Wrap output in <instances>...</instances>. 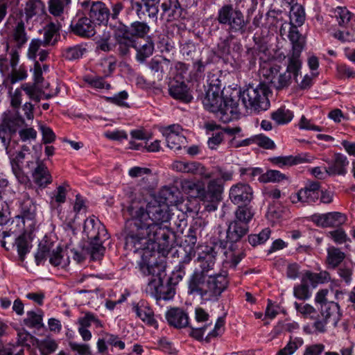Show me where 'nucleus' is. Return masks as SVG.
<instances>
[{
  "mask_svg": "<svg viewBox=\"0 0 355 355\" xmlns=\"http://www.w3.org/2000/svg\"><path fill=\"white\" fill-rule=\"evenodd\" d=\"M125 245L135 252H140L139 263L141 272L149 277L148 286H155V276L159 270L156 261L157 249L169 247L170 231L164 225L171 218L169 207L155 199L150 202L132 200L126 209Z\"/></svg>",
  "mask_w": 355,
  "mask_h": 355,
  "instance_id": "obj_1",
  "label": "nucleus"
},
{
  "mask_svg": "<svg viewBox=\"0 0 355 355\" xmlns=\"http://www.w3.org/2000/svg\"><path fill=\"white\" fill-rule=\"evenodd\" d=\"M173 170L199 176L202 180H208L207 188L200 180H184L183 190L191 197L198 198L203 202H207L208 211H215L221 200L224 191V182L231 180L233 172L222 166H214L211 170L197 162L175 161L171 165Z\"/></svg>",
  "mask_w": 355,
  "mask_h": 355,
  "instance_id": "obj_2",
  "label": "nucleus"
},
{
  "mask_svg": "<svg viewBox=\"0 0 355 355\" xmlns=\"http://www.w3.org/2000/svg\"><path fill=\"white\" fill-rule=\"evenodd\" d=\"M228 284L224 275L206 274L196 268L188 281V293L200 296L202 301H217Z\"/></svg>",
  "mask_w": 355,
  "mask_h": 355,
  "instance_id": "obj_3",
  "label": "nucleus"
},
{
  "mask_svg": "<svg viewBox=\"0 0 355 355\" xmlns=\"http://www.w3.org/2000/svg\"><path fill=\"white\" fill-rule=\"evenodd\" d=\"M202 103L206 110L216 114L219 120L225 123L232 121L239 112L237 101L223 97L218 85L209 84Z\"/></svg>",
  "mask_w": 355,
  "mask_h": 355,
  "instance_id": "obj_4",
  "label": "nucleus"
},
{
  "mask_svg": "<svg viewBox=\"0 0 355 355\" xmlns=\"http://www.w3.org/2000/svg\"><path fill=\"white\" fill-rule=\"evenodd\" d=\"M302 64H292L288 59V64L285 71L280 72L281 66L270 62H263L260 65L259 75L265 78L276 89L281 90L289 87L293 78L297 82V76L300 73Z\"/></svg>",
  "mask_w": 355,
  "mask_h": 355,
  "instance_id": "obj_5",
  "label": "nucleus"
},
{
  "mask_svg": "<svg viewBox=\"0 0 355 355\" xmlns=\"http://www.w3.org/2000/svg\"><path fill=\"white\" fill-rule=\"evenodd\" d=\"M269 92L268 86L265 83H260L256 87L249 85L241 92L240 98L246 110L260 112L270 107Z\"/></svg>",
  "mask_w": 355,
  "mask_h": 355,
  "instance_id": "obj_6",
  "label": "nucleus"
},
{
  "mask_svg": "<svg viewBox=\"0 0 355 355\" xmlns=\"http://www.w3.org/2000/svg\"><path fill=\"white\" fill-rule=\"evenodd\" d=\"M216 19L218 24L228 26L231 33H244L248 21L245 20L243 12L234 8L232 4H224L218 9Z\"/></svg>",
  "mask_w": 355,
  "mask_h": 355,
  "instance_id": "obj_7",
  "label": "nucleus"
},
{
  "mask_svg": "<svg viewBox=\"0 0 355 355\" xmlns=\"http://www.w3.org/2000/svg\"><path fill=\"white\" fill-rule=\"evenodd\" d=\"M6 149L9 155L12 170L17 177L21 174L23 168L33 172L35 168V166L37 165V161H40L38 157L30 152L29 148L26 146H24L22 150L16 155L12 153L9 146H7Z\"/></svg>",
  "mask_w": 355,
  "mask_h": 355,
  "instance_id": "obj_8",
  "label": "nucleus"
},
{
  "mask_svg": "<svg viewBox=\"0 0 355 355\" xmlns=\"http://www.w3.org/2000/svg\"><path fill=\"white\" fill-rule=\"evenodd\" d=\"M288 37L292 48L287 57L291 60L292 64H302L301 53L306 46V37L302 35L296 26L292 25L288 30Z\"/></svg>",
  "mask_w": 355,
  "mask_h": 355,
  "instance_id": "obj_9",
  "label": "nucleus"
},
{
  "mask_svg": "<svg viewBox=\"0 0 355 355\" xmlns=\"http://www.w3.org/2000/svg\"><path fill=\"white\" fill-rule=\"evenodd\" d=\"M31 241L30 235L24 233L18 237L13 236L8 240L1 241V247L5 248L7 250L16 247L19 259L23 261L26 254L30 252L32 248Z\"/></svg>",
  "mask_w": 355,
  "mask_h": 355,
  "instance_id": "obj_10",
  "label": "nucleus"
},
{
  "mask_svg": "<svg viewBox=\"0 0 355 355\" xmlns=\"http://www.w3.org/2000/svg\"><path fill=\"white\" fill-rule=\"evenodd\" d=\"M182 128L179 124H172L162 129V133L166 138L167 146L173 150H180L187 143L186 137L182 135Z\"/></svg>",
  "mask_w": 355,
  "mask_h": 355,
  "instance_id": "obj_11",
  "label": "nucleus"
},
{
  "mask_svg": "<svg viewBox=\"0 0 355 355\" xmlns=\"http://www.w3.org/2000/svg\"><path fill=\"white\" fill-rule=\"evenodd\" d=\"M70 28L72 33L82 37H90L96 33L94 21L85 16H76L71 22Z\"/></svg>",
  "mask_w": 355,
  "mask_h": 355,
  "instance_id": "obj_12",
  "label": "nucleus"
},
{
  "mask_svg": "<svg viewBox=\"0 0 355 355\" xmlns=\"http://www.w3.org/2000/svg\"><path fill=\"white\" fill-rule=\"evenodd\" d=\"M24 223L25 220L20 216H15L10 220L9 211L1 212V225L6 226L3 231V240L12 238V234L16 236V234L24 229Z\"/></svg>",
  "mask_w": 355,
  "mask_h": 355,
  "instance_id": "obj_13",
  "label": "nucleus"
},
{
  "mask_svg": "<svg viewBox=\"0 0 355 355\" xmlns=\"http://www.w3.org/2000/svg\"><path fill=\"white\" fill-rule=\"evenodd\" d=\"M229 197L234 205H246L253 198V190L248 184L237 183L231 187Z\"/></svg>",
  "mask_w": 355,
  "mask_h": 355,
  "instance_id": "obj_14",
  "label": "nucleus"
},
{
  "mask_svg": "<svg viewBox=\"0 0 355 355\" xmlns=\"http://www.w3.org/2000/svg\"><path fill=\"white\" fill-rule=\"evenodd\" d=\"M319 196L320 184L315 182L299 190L297 193L292 195L291 198L293 203H313L319 198Z\"/></svg>",
  "mask_w": 355,
  "mask_h": 355,
  "instance_id": "obj_15",
  "label": "nucleus"
},
{
  "mask_svg": "<svg viewBox=\"0 0 355 355\" xmlns=\"http://www.w3.org/2000/svg\"><path fill=\"white\" fill-rule=\"evenodd\" d=\"M114 36L117 45V51L121 55H128L130 49L136 47V40L119 26L115 27Z\"/></svg>",
  "mask_w": 355,
  "mask_h": 355,
  "instance_id": "obj_16",
  "label": "nucleus"
},
{
  "mask_svg": "<svg viewBox=\"0 0 355 355\" xmlns=\"http://www.w3.org/2000/svg\"><path fill=\"white\" fill-rule=\"evenodd\" d=\"M311 220L318 226L336 227L343 224L346 220V216L340 212H329L320 214H315L311 216Z\"/></svg>",
  "mask_w": 355,
  "mask_h": 355,
  "instance_id": "obj_17",
  "label": "nucleus"
},
{
  "mask_svg": "<svg viewBox=\"0 0 355 355\" xmlns=\"http://www.w3.org/2000/svg\"><path fill=\"white\" fill-rule=\"evenodd\" d=\"M325 162L328 164V166L324 167V170L329 175H344L346 174L349 161L345 155L336 153L331 160H325Z\"/></svg>",
  "mask_w": 355,
  "mask_h": 355,
  "instance_id": "obj_18",
  "label": "nucleus"
},
{
  "mask_svg": "<svg viewBox=\"0 0 355 355\" xmlns=\"http://www.w3.org/2000/svg\"><path fill=\"white\" fill-rule=\"evenodd\" d=\"M83 232L89 240H101V235L106 236V230L94 216L85 220Z\"/></svg>",
  "mask_w": 355,
  "mask_h": 355,
  "instance_id": "obj_19",
  "label": "nucleus"
},
{
  "mask_svg": "<svg viewBox=\"0 0 355 355\" xmlns=\"http://www.w3.org/2000/svg\"><path fill=\"white\" fill-rule=\"evenodd\" d=\"M166 319L170 326L178 329L188 327L189 324V315L180 308H171L165 315Z\"/></svg>",
  "mask_w": 355,
  "mask_h": 355,
  "instance_id": "obj_20",
  "label": "nucleus"
},
{
  "mask_svg": "<svg viewBox=\"0 0 355 355\" xmlns=\"http://www.w3.org/2000/svg\"><path fill=\"white\" fill-rule=\"evenodd\" d=\"M216 252L212 247L206 246L198 255V263L200 268L198 271L209 274V272L214 269L216 262Z\"/></svg>",
  "mask_w": 355,
  "mask_h": 355,
  "instance_id": "obj_21",
  "label": "nucleus"
},
{
  "mask_svg": "<svg viewBox=\"0 0 355 355\" xmlns=\"http://www.w3.org/2000/svg\"><path fill=\"white\" fill-rule=\"evenodd\" d=\"M249 231V225L241 224L235 220L231 221L227 230V241L230 243H237L244 237Z\"/></svg>",
  "mask_w": 355,
  "mask_h": 355,
  "instance_id": "obj_22",
  "label": "nucleus"
},
{
  "mask_svg": "<svg viewBox=\"0 0 355 355\" xmlns=\"http://www.w3.org/2000/svg\"><path fill=\"white\" fill-rule=\"evenodd\" d=\"M32 177L34 182L40 187L45 188L53 181L47 166L41 161H37V165L32 172Z\"/></svg>",
  "mask_w": 355,
  "mask_h": 355,
  "instance_id": "obj_23",
  "label": "nucleus"
},
{
  "mask_svg": "<svg viewBox=\"0 0 355 355\" xmlns=\"http://www.w3.org/2000/svg\"><path fill=\"white\" fill-rule=\"evenodd\" d=\"M169 94L175 99L189 103L193 99L187 85L184 82L174 80L169 85Z\"/></svg>",
  "mask_w": 355,
  "mask_h": 355,
  "instance_id": "obj_24",
  "label": "nucleus"
},
{
  "mask_svg": "<svg viewBox=\"0 0 355 355\" xmlns=\"http://www.w3.org/2000/svg\"><path fill=\"white\" fill-rule=\"evenodd\" d=\"M89 18L98 24H105L107 22L110 16V10L105 3L101 1H92L89 10Z\"/></svg>",
  "mask_w": 355,
  "mask_h": 355,
  "instance_id": "obj_25",
  "label": "nucleus"
},
{
  "mask_svg": "<svg viewBox=\"0 0 355 355\" xmlns=\"http://www.w3.org/2000/svg\"><path fill=\"white\" fill-rule=\"evenodd\" d=\"M148 67L157 76L158 80H162L164 74L171 69L170 60L163 57H154L147 64Z\"/></svg>",
  "mask_w": 355,
  "mask_h": 355,
  "instance_id": "obj_26",
  "label": "nucleus"
},
{
  "mask_svg": "<svg viewBox=\"0 0 355 355\" xmlns=\"http://www.w3.org/2000/svg\"><path fill=\"white\" fill-rule=\"evenodd\" d=\"M119 26L135 40V38H144L150 32V26L144 21H135L126 26L120 23Z\"/></svg>",
  "mask_w": 355,
  "mask_h": 355,
  "instance_id": "obj_27",
  "label": "nucleus"
},
{
  "mask_svg": "<svg viewBox=\"0 0 355 355\" xmlns=\"http://www.w3.org/2000/svg\"><path fill=\"white\" fill-rule=\"evenodd\" d=\"M270 160L273 164L280 168L292 166L308 162L306 156L301 155L274 157Z\"/></svg>",
  "mask_w": 355,
  "mask_h": 355,
  "instance_id": "obj_28",
  "label": "nucleus"
},
{
  "mask_svg": "<svg viewBox=\"0 0 355 355\" xmlns=\"http://www.w3.org/2000/svg\"><path fill=\"white\" fill-rule=\"evenodd\" d=\"M137 317L148 325L157 328V322L154 318L153 310L144 302L139 303L133 308Z\"/></svg>",
  "mask_w": 355,
  "mask_h": 355,
  "instance_id": "obj_29",
  "label": "nucleus"
},
{
  "mask_svg": "<svg viewBox=\"0 0 355 355\" xmlns=\"http://www.w3.org/2000/svg\"><path fill=\"white\" fill-rule=\"evenodd\" d=\"M60 28L54 23H50L43 28V46H54L60 38Z\"/></svg>",
  "mask_w": 355,
  "mask_h": 355,
  "instance_id": "obj_30",
  "label": "nucleus"
},
{
  "mask_svg": "<svg viewBox=\"0 0 355 355\" xmlns=\"http://www.w3.org/2000/svg\"><path fill=\"white\" fill-rule=\"evenodd\" d=\"M327 252V255L326 262L329 268L335 269L345 258V252L334 246L329 247Z\"/></svg>",
  "mask_w": 355,
  "mask_h": 355,
  "instance_id": "obj_31",
  "label": "nucleus"
},
{
  "mask_svg": "<svg viewBox=\"0 0 355 355\" xmlns=\"http://www.w3.org/2000/svg\"><path fill=\"white\" fill-rule=\"evenodd\" d=\"M338 24L340 26H352V21H355V16L346 7L338 6L334 11Z\"/></svg>",
  "mask_w": 355,
  "mask_h": 355,
  "instance_id": "obj_32",
  "label": "nucleus"
},
{
  "mask_svg": "<svg viewBox=\"0 0 355 355\" xmlns=\"http://www.w3.org/2000/svg\"><path fill=\"white\" fill-rule=\"evenodd\" d=\"M331 281L330 274L326 271H320L318 273L307 271L303 275V282H309V284L315 287L318 284H324Z\"/></svg>",
  "mask_w": 355,
  "mask_h": 355,
  "instance_id": "obj_33",
  "label": "nucleus"
},
{
  "mask_svg": "<svg viewBox=\"0 0 355 355\" xmlns=\"http://www.w3.org/2000/svg\"><path fill=\"white\" fill-rule=\"evenodd\" d=\"M294 115L293 112L286 109L285 107H281L271 113V119L277 125H284L288 123L293 119Z\"/></svg>",
  "mask_w": 355,
  "mask_h": 355,
  "instance_id": "obj_34",
  "label": "nucleus"
},
{
  "mask_svg": "<svg viewBox=\"0 0 355 355\" xmlns=\"http://www.w3.org/2000/svg\"><path fill=\"white\" fill-rule=\"evenodd\" d=\"M235 218L234 220L243 225H249L254 214L251 207L247 205L239 206L234 212Z\"/></svg>",
  "mask_w": 355,
  "mask_h": 355,
  "instance_id": "obj_35",
  "label": "nucleus"
},
{
  "mask_svg": "<svg viewBox=\"0 0 355 355\" xmlns=\"http://www.w3.org/2000/svg\"><path fill=\"white\" fill-rule=\"evenodd\" d=\"M6 53L5 57L1 58V73H3V67L8 68V65L11 68L16 67L19 61V53L15 49L11 48L10 49L8 43H6Z\"/></svg>",
  "mask_w": 355,
  "mask_h": 355,
  "instance_id": "obj_36",
  "label": "nucleus"
},
{
  "mask_svg": "<svg viewBox=\"0 0 355 355\" xmlns=\"http://www.w3.org/2000/svg\"><path fill=\"white\" fill-rule=\"evenodd\" d=\"M291 6L290 26L292 25L296 26L297 27L302 26L305 19V13L303 8L295 3Z\"/></svg>",
  "mask_w": 355,
  "mask_h": 355,
  "instance_id": "obj_37",
  "label": "nucleus"
},
{
  "mask_svg": "<svg viewBox=\"0 0 355 355\" xmlns=\"http://www.w3.org/2000/svg\"><path fill=\"white\" fill-rule=\"evenodd\" d=\"M320 313L325 320L333 318L334 320L338 319L339 306L334 302H326L320 306Z\"/></svg>",
  "mask_w": 355,
  "mask_h": 355,
  "instance_id": "obj_38",
  "label": "nucleus"
},
{
  "mask_svg": "<svg viewBox=\"0 0 355 355\" xmlns=\"http://www.w3.org/2000/svg\"><path fill=\"white\" fill-rule=\"evenodd\" d=\"M304 344L300 337L290 336L289 341L286 346L281 349L276 355H292Z\"/></svg>",
  "mask_w": 355,
  "mask_h": 355,
  "instance_id": "obj_39",
  "label": "nucleus"
},
{
  "mask_svg": "<svg viewBox=\"0 0 355 355\" xmlns=\"http://www.w3.org/2000/svg\"><path fill=\"white\" fill-rule=\"evenodd\" d=\"M27 77V71L24 67H19L16 69L15 67L12 68L10 73L4 79L3 85L5 87H9L18 81L23 80Z\"/></svg>",
  "mask_w": 355,
  "mask_h": 355,
  "instance_id": "obj_40",
  "label": "nucleus"
},
{
  "mask_svg": "<svg viewBox=\"0 0 355 355\" xmlns=\"http://www.w3.org/2000/svg\"><path fill=\"white\" fill-rule=\"evenodd\" d=\"M94 323L96 328L103 327L102 322L96 317V315L89 311L85 312L84 315L78 318L77 324L78 327L83 328H89Z\"/></svg>",
  "mask_w": 355,
  "mask_h": 355,
  "instance_id": "obj_41",
  "label": "nucleus"
},
{
  "mask_svg": "<svg viewBox=\"0 0 355 355\" xmlns=\"http://www.w3.org/2000/svg\"><path fill=\"white\" fill-rule=\"evenodd\" d=\"M83 80L91 87L96 89H110L111 85L101 76H85Z\"/></svg>",
  "mask_w": 355,
  "mask_h": 355,
  "instance_id": "obj_42",
  "label": "nucleus"
},
{
  "mask_svg": "<svg viewBox=\"0 0 355 355\" xmlns=\"http://www.w3.org/2000/svg\"><path fill=\"white\" fill-rule=\"evenodd\" d=\"M44 4L40 0H29L26 5L25 13L28 18L42 14L44 11Z\"/></svg>",
  "mask_w": 355,
  "mask_h": 355,
  "instance_id": "obj_43",
  "label": "nucleus"
},
{
  "mask_svg": "<svg viewBox=\"0 0 355 355\" xmlns=\"http://www.w3.org/2000/svg\"><path fill=\"white\" fill-rule=\"evenodd\" d=\"M85 51L86 49L82 45H75L64 49L62 56L67 60H74L80 58Z\"/></svg>",
  "mask_w": 355,
  "mask_h": 355,
  "instance_id": "obj_44",
  "label": "nucleus"
},
{
  "mask_svg": "<svg viewBox=\"0 0 355 355\" xmlns=\"http://www.w3.org/2000/svg\"><path fill=\"white\" fill-rule=\"evenodd\" d=\"M12 38L16 42L18 48H20L27 42V37L25 32L24 24L20 20L17 22L12 34Z\"/></svg>",
  "mask_w": 355,
  "mask_h": 355,
  "instance_id": "obj_45",
  "label": "nucleus"
},
{
  "mask_svg": "<svg viewBox=\"0 0 355 355\" xmlns=\"http://www.w3.org/2000/svg\"><path fill=\"white\" fill-rule=\"evenodd\" d=\"M286 179V175L280 171L277 170H268L266 173H263V175L260 176V182H279Z\"/></svg>",
  "mask_w": 355,
  "mask_h": 355,
  "instance_id": "obj_46",
  "label": "nucleus"
},
{
  "mask_svg": "<svg viewBox=\"0 0 355 355\" xmlns=\"http://www.w3.org/2000/svg\"><path fill=\"white\" fill-rule=\"evenodd\" d=\"M263 171L259 167L240 168V175L247 181H253L256 177L260 182V176L263 175Z\"/></svg>",
  "mask_w": 355,
  "mask_h": 355,
  "instance_id": "obj_47",
  "label": "nucleus"
},
{
  "mask_svg": "<svg viewBox=\"0 0 355 355\" xmlns=\"http://www.w3.org/2000/svg\"><path fill=\"white\" fill-rule=\"evenodd\" d=\"M189 326L191 329L189 335L197 340H202L205 332L211 325L206 326V323H200V324H197V322H189Z\"/></svg>",
  "mask_w": 355,
  "mask_h": 355,
  "instance_id": "obj_48",
  "label": "nucleus"
},
{
  "mask_svg": "<svg viewBox=\"0 0 355 355\" xmlns=\"http://www.w3.org/2000/svg\"><path fill=\"white\" fill-rule=\"evenodd\" d=\"M154 51V44L148 42L137 49L136 59L140 63H143L149 58Z\"/></svg>",
  "mask_w": 355,
  "mask_h": 355,
  "instance_id": "obj_49",
  "label": "nucleus"
},
{
  "mask_svg": "<svg viewBox=\"0 0 355 355\" xmlns=\"http://www.w3.org/2000/svg\"><path fill=\"white\" fill-rule=\"evenodd\" d=\"M271 231L269 228L262 230L259 234L248 236V242L254 247L263 244L270 237Z\"/></svg>",
  "mask_w": 355,
  "mask_h": 355,
  "instance_id": "obj_50",
  "label": "nucleus"
},
{
  "mask_svg": "<svg viewBox=\"0 0 355 355\" xmlns=\"http://www.w3.org/2000/svg\"><path fill=\"white\" fill-rule=\"evenodd\" d=\"M88 251L92 260H99L104 254L105 248L100 240H91Z\"/></svg>",
  "mask_w": 355,
  "mask_h": 355,
  "instance_id": "obj_51",
  "label": "nucleus"
},
{
  "mask_svg": "<svg viewBox=\"0 0 355 355\" xmlns=\"http://www.w3.org/2000/svg\"><path fill=\"white\" fill-rule=\"evenodd\" d=\"M294 306L297 313L304 318L313 319L317 315L315 309L309 304L295 302Z\"/></svg>",
  "mask_w": 355,
  "mask_h": 355,
  "instance_id": "obj_52",
  "label": "nucleus"
},
{
  "mask_svg": "<svg viewBox=\"0 0 355 355\" xmlns=\"http://www.w3.org/2000/svg\"><path fill=\"white\" fill-rule=\"evenodd\" d=\"M24 323L28 327L40 329L43 327L42 315L34 311H28Z\"/></svg>",
  "mask_w": 355,
  "mask_h": 355,
  "instance_id": "obj_53",
  "label": "nucleus"
},
{
  "mask_svg": "<svg viewBox=\"0 0 355 355\" xmlns=\"http://www.w3.org/2000/svg\"><path fill=\"white\" fill-rule=\"evenodd\" d=\"M333 36L341 42H350L355 40V30L352 26L345 27L343 31H335Z\"/></svg>",
  "mask_w": 355,
  "mask_h": 355,
  "instance_id": "obj_54",
  "label": "nucleus"
},
{
  "mask_svg": "<svg viewBox=\"0 0 355 355\" xmlns=\"http://www.w3.org/2000/svg\"><path fill=\"white\" fill-rule=\"evenodd\" d=\"M22 216L21 218L25 220L26 218L31 221V224L33 223V220L35 216L36 206L32 202L31 200H28L24 201L21 205Z\"/></svg>",
  "mask_w": 355,
  "mask_h": 355,
  "instance_id": "obj_55",
  "label": "nucleus"
},
{
  "mask_svg": "<svg viewBox=\"0 0 355 355\" xmlns=\"http://www.w3.org/2000/svg\"><path fill=\"white\" fill-rule=\"evenodd\" d=\"M67 190L66 189L60 185L57 187L56 191L53 194L51 200L50 201L51 206L55 207L56 205L64 203L66 201Z\"/></svg>",
  "mask_w": 355,
  "mask_h": 355,
  "instance_id": "obj_56",
  "label": "nucleus"
},
{
  "mask_svg": "<svg viewBox=\"0 0 355 355\" xmlns=\"http://www.w3.org/2000/svg\"><path fill=\"white\" fill-rule=\"evenodd\" d=\"M57 342L51 338H46L40 345L39 349L42 355H50L58 349Z\"/></svg>",
  "mask_w": 355,
  "mask_h": 355,
  "instance_id": "obj_57",
  "label": "nucleus"
},
{
  "mask_svg": "<svg viewBox=\"0 0 355 355\" xmlns=\"http://www.w3.org/2000/svg\"><path fill=\"white\" fill-rule=\"evenodd\" d=\"M69 3L70 0H50L49 12L55 16H59L63 12L64 7Z\"/></svg>",
  "mask_w": 355,
  "mask_h": 355,
  "instance_id": "obj_58",
  "label": "nucleus"
},
{
  "mask_svg": "<svg viewBox=\"0 0 355 355\" xmlns=\"http://www.w3.org/2000/svg\"><path fill=\"white\" fill-rule=\"evenodd\" d=\"M224 326V318L222 317L218 318L216 322L214 329L207 334L205 340L207 342H209L211 338L222 335L225 331Z\"/></svg>",
  "mask_w": 355,
  "mask_h": 355,
  "instance_id": "obj_59",
  "label": "nucleus"
},
{
  "mask_svg": "<svg viewBox=\"0 0 355 355\" xmlns=\"http://www.w3.org/2000/svg\"><path fill=\"white\" fill-rule=\"evenodd\" d=\"M128 98V94L125 91H122L113 96L105 97V99L107 102L118 106L128 107V103L125 102Z\"/></svg>",
  "mask_w": 355,
  "mask_h": 355,
  "instance_id": "obj_60",
  "label": "nucleus"
},
{
  "mask_svg": "<svg viewBox=\"0 0 355 355\" xmlns=\"http://www.w3.org/2000/svg\"><path fill=\"white\" fill-rule=\"evenodd\" d=\"M41 46H43V42L41 40H31L27 52L28 58L31 60L36 61L37 53H39Z\"/></svg>",
  "mask_w": 355,
  "mask_h": 355,
  "instance_id": "obj_61",
  "label": "nucleus"
},
{
  "mask_svg": "<svg viewBox=\"0 0 355 355\" xmlns=\"http://www.w3.org/2000/svg\"><path fill=\"white\" fill-rule=\"evenodd\" d=\"M252 140H253L252 144H257L266 149H273L275 147L273 141L263 135H258L252 137Z\"/></svg>",
  "mask_w": 355,
  "mask_h": 355,
  "instance_id": "obj_62",
  "label": "nucleus"
},
{
  "mask_svg": "<svg viewBox=\"0 0 355 355\" xmlns=\"http://www.w3.org/2000/svg\"><path fill=\"white\" fill-rule=\"evenodd\" d=\"M21 89L25 92L31 99L36 102L40 101L41 91L37 88L36 85L24 84L21 85Z\"/></svg>",
  "mask_w": 355,
  "mask_h": 355,
  "instance_id": "obj_63",
  "label": "nucleus"
},
{
  "mask_svg": "<svg viewBox=\"0 0 355 355\" xmlns=\"http://www.w3.org/2000/svg\"><path fill=\"white\" fill-rule=\"evenodd\" d=\"M18 125V119L4 118L1 123V131H3L5 132H8L10 134L15 133L17 132Z\"/></svg>",
  "mask_w": 355,
  "mask_h": 355,
  "instance_id": "obj_64",
  "label": "nucleus"
}]
</instances>
